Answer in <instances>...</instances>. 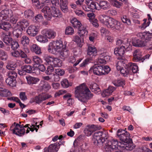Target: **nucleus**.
<instances>
[{
  "instance_id": "nucleus-33",
  "label": "nucleus",
  "mask_w": 152,
  "mask_h": 152,
  "mask_svg": "<svg viewBox=\"0 0 152 152\" xmlns=\"http://www.w3.org/2000/svg\"><path fill=\"white\" fill-rule=\"evenodd\" d=\"M59 52V56L61 59H64L67 57L69 54L68 50L66 49H63Z\"/></svg>"
},
{
  "instance_id": "nucleus-16",
  "label": "nucleus",
  "mask_w": 152,
  "mask_h": 152,
  "mask_svg": "<svg viewBox=\"0 0 152 152\" xmlns=\"http://www.w3.org/2000/svg\"><path fill=\"white\" fill-rule=\"evenodd\" d=\"M51 10L48 6L45 7L41 10L42 12L44 14L45 18L48 20H50L51 19Z\"/></svg>"
},
{
  "instance_id": "nucleus-49",
  "label": "nucleus",
  "mask_w": 152,
  "mask_h": 152,
  "mask_svg": "<svg viewBox=\"0 0 152 152\" xmlns=\"http://www.w3.org/2000/svg\"><path fill=\"white\" fill-rule=\"evenodd\" d=\"M7 74L8 77L15 79H16L17 76V72L13 70L9 71L7 72Z\"/></svg>"
},
{
  "instance_id": "nucleus-40",
  "label": "nucleus",
  "mask_w": 152,
  "mask_h": 152,
  "mask_svg": "<svg viewBox=\"0 0 152 152\" xmlns=\"http://www.w3.org/2000/svg\"><path fill=\"white\" fill-rule=\"evenodd\" d=\"M113 83L115 86L123 87L125 84V81L124 80H119L113 81Z\"/></svg>"
},
{
  "instance_id": "nucleus-26",
  "label": "nucleus",
  "mask_w": 152,
  "mask_h": 152,
  "mask_svg": "<svg viewBox=\"0 0 152 152\" xmlns=\"http://www.w3.org/2000/svg\"><path fill=\"white\" fill-rule=\"evenodd\" d=\"M33 67L29 65H26L22 67V71L19 72V74L20 75H23V71H25L28 73H30L31 72Z\"/></svg>"
},
{
  "instance_id": "nucleus-57",
  "label": "nucleus",
  "mask_w": 152,
  "mask_h": 152,
  "mask_svg": "<svg viewBox=\"0 0 152 152\" xmlns=\"http://www.w3.org/2000/svg\"><path fill=\"white\" fill-rule=\"evenodd\" d=\"M43 19V17L42 15H41L39 14L35 16L33 20L35 22H40L42 21Z\"/></svg>"
},
{
  "instance_id": "nucleus-64",
  "label": "nucleus",
  "mask_w": 152,
  "mask_h": 152,
  "mask_svg": "<svg viewBox=\"0 0 152 152\" xmlns=\"http://www.w3.org/2000/svg\"><path fill=\"white\" fill-rule=\"evenodd\" d=\"M32 3L38 9L42 8V4H40L39 0H31Z\"/></svg>"
},
{
  "instance_id": "nucleus-37",
  "label": "nucleus",
  "mask_w": 152,
  "mask_h": 152,
  "mask_svg": "<svg viewBox=\"0 0 152 152\" xmlns=\"http://www.w3.org/2000/svg\"><path fill=\"white\" fill-rule=\"evenodd\" d=\"M42 85L41 86L42 89L45 91H47L51 88V86L47 83H45L44 81H42L41 82Z\"/></svg>"
},
{
  "instance_id": "nucleus-34",
  "label": "nucleus",
  "mask_w": 152,
  "mask_h": 152,
  "mask_svg": "<svg viewBox=\"0 0 152 152\" xmlns=\"http://www.w3.org/2000/svg\"><path fill=\"white\" fill-rule=\"evenodd\" d=\"M126 65L125 61L123 60H120L118 61L116 65V66L117 70L120 71Z\"/></svg>"
},
{
  "instance_id": "nucleus-61",
  "label": "nucleus",
  "mask_w": 152,
  "mask_h": 152,
  "mask_svg": "<svg viewBox=\"0 0 152 152\" xmlns=\"http://www.w3.org/2000/svg\"><path fill=\"white\" fill-rule=\"evenodd\" d=\"M16 65L15 64H13L11 63V62L8 63L6 66L7 69L9 70H14L15 69Z\"/></svg>"
},
{
  "instance_id": "nucleus-20",
  "label": "nucleus",
  "mask_w": 152,
  "mask_h": 152,
  "mask_svg": "<svg viewBox=\"0 0 152 152\" xmlns=\"http://www.w3.org/2000/svg\"><path fill=\"white\" fill-rule=\"evenodd\" d=\"M51 7V16L54 17L61 18L62 17L61 13V11L58 9L56 8L55 6L53 5Z\"/></svg>"
},
{
  "instance_id": "nucleus-18",
  "label": "nucleus",
  "mask_w": 152,
  "mask_h": 152,
  "mask_svg": "<svg viewBox=\"0 0 152 152\" xmlns=\"http://www.w3.org/2000/svg\"><path fill=\"white\" fill-rule=\"evenodd\" d=\"M97 50L96 48L92 45L88 46L87 54L91 58H93L96 55Z\"/></svg>"
},
{
  "instance_id": "nucleus-45",
  "label": "nucleus",
  "mask_w": 152,
  "mask_h": 152,
  "mask_svg": "<svg viewBox=\"0 0 152 152\" xmlns=\"http://www.w3.org/2000/svg\"><path fill=\"white\" fill-rule=\"evenodd\" d=\"M24 13L25 17L27 18H30L34 15L33 12L29 9L25 11Z\"/></svg>"
},
{
  "instance_id": "nucleus-11",
  "label": "nucleus",
  "mask_w": 152,
  "mask_h": 152,
  "mask_svg": "<svg viewBox=\"0 0 152 152\" xmlns=\"http://www.w3.org/2000/svg\"><path fill=\"white\" fill-rule=\"evenodd\" d=\"M100 127L94 124L88 125L85 128L84 132L87 136H90L91 134L97 130L100 129Z\"/></svg>"
},
{
  "instance_id": "nucleus-15",
  "label": "nucleus",
  "mask_w": 152,
  "mask_h": 152,
  "mask_svg": "<svg viewBox=\"0 0 152 152\" xmlns=\"http://www.w3.org/2000/svg\"><path fill=\"white\" fill-rule=\"evenodd\" d=\"M133 59L135 62L142 61V62L145 60V58H142V53L139 49L135 50L133 53Z\"/></svg>"
},
{
  "instance_id": "nucleus-62",
  "label": "nucleus",
  "mask_w": 152,
  "mask_h": 152,
  "mask_svg": "<svg viewBox=\"0 0 152 152\" xmlns=\"http://www.w3.org/2000/svg\"><path fill=\"white\" fill-rule=\"evenodd\" d=\"M75 12L76 14L79 16L82 17L86 16V14L81 10H76Z\"/></svg>"
},
{
  "instance_id": "nucleus-22",
  "label": "nucleus",
  "mask_w": 152,
  "mask_h": 152,
  "mask_svg": "<svg viewBox=\"0 0 152 152\" xmlns=\"http://www.w3.org/2000/svg\"><path fill=\"white\" fill-rule=\"evenodd\" d=\"M60 144L58 142L54 144H50L48 147V152H56L58 151Z\"/></svg>"
},
{
  "instance_id": "nucleus-60",
  "label": "nucleus",
  "mask_w": 152,
  "mask_h": 152,
  "mask_svg": "<svg viewBox=\"0 0 152 152\" xmlns=\"http://www.w3.org/2000/svg\"><path fill=\"white\" fill-rule=\"evenodd\" d=\"M67 5V4H60L61 9L63 12L66 13L68 11Z\"/></svg>"
},
{
  "instance_id": "nucleus-1",
  "label": "nucleus",
  "mask_w": 152,
  "mask_h": 152,
  "mask_svg": "<svg viewBox=\"0 0 152 152\" xmlns=\"http://www.w3.org/2000/svg\"><path fill=\"white\" fill-rule=\"evenodd\" d=\"M93 94L84 83L76 88L75 96L81 102H85L88 99H91Z\"/></svg>"
},
{
  "instance_id": "nucleus-9",
  "label": "nucleus",
  "mask_w": 152,
  "mask_h": 152,
  "mask_svg": "<svg viewBox=\"0 0 152 152\" xmlns=\"http://www.w3.org/2000/svg\"><path fill=\"white\" fill-rule=\"evenodd\" d=\"M118 145V141L116 140L107 141L104 146L103 151L104 152H111L115 150Z\"/></svg>"
},
{
  "instance_id": "nucleus-58",
  "label": "nucleus",
  "mask_w": 152,
  "mask_h": 152,
  "mask_svg": "<svg viewBox=\"0 0 152 152\" xmlns=\"http://www.w3.org/2000/svg\"><path fill=\"white\" fill-rule=\"evenodd\" d=\"M100 31L101 35L102 36H107L109 33V31L107 30L103 27L101 28Z\"/></svg>"
},
{
  "instance_id": "nucleus-50",
  "label": "nucleus",
  "mask_w": 152,
  "mask_h": 152,
  "mask_svg": "<svg viewBox=\"0 0 152 152\" xmlns=\"http://www.w3.org/2000/svg\"><path fill=\"white\" fill-rule=\"evenodd\" d=\"M87 149V144L85 142H83L81 145L78 149L79 152H86Z\"/></svg>"
},
{
  "instance_id": "nucleus-41",
  "label": "nucleus",
  "mask_w": 152,
  "mask_h": 152,
  "mask_svg": "<svg viewBox=\"0 0 152 152\" xmlns=\"http://www.w3.org/2000/svg\"><path fill=\"white\" fill-rule=\"evenodd\" d=\"M14 28L15 29L12 32L13 35L17 38H18L20 37L22 30H21V29H20L17 27L15 28Z\"/></svg>"
},
{
  "instance_id": "nucleus-48",
  "label": "nucleus",
  "mask_w": 152,
  "mask_h": 152,
  "mask_svg": "<svg viewBox=\"0 0 152 152\" xmlns=\"http://www.w3.org/2000/svg\"><path fill=\"white\" fill-rule=\"evenodd\" d=\"M0 57L1 60L6 61L7 59L8 56L4 51L1 50L0 51Z\"/></svg>"
},
{
  "instance_id": "nucleus-14",
  "label": "nucleus",
  "mask_w": 152,
  "mask_h": 152,
  "mask_svg": "<svg viewBox=\"0 0 152 152\" xmlns=\"http://www.w3.org/2000/svg\"><path fill=\"white\" fill-rule=\"evenodd\" d=\"M39 31V27L33 25L30 26L27 30V34L31 36H35Z\"/></svg>"
},
{
  "instance_id": "nucleus-43",
  "label": "nucleus",
  "mask_w": 152,
  "mask_h": 152,
  "mask_svg": "<svg viewBox=\"0 0 152 152\" xmlns=\"http://www.w3.org/2000/svg\"><path fill=\"white\" fill-rule=\"evenodd\" d=\"M125 143V144H124V145L121 146V147L124 148V149L128 151H131L134 148V146L131 142Z\"/></svg>"
},
{
  "instance_id": "nucleus-54",
  "label": "nucleus",
  "mask_w": 152,
  "mask_h": 152,
  "mask_svg": "<svg viewBox=\"0 0 152 152\" xmlns=\"http://www.w3.org/2000/svg\"><path fill=\"white\" fill-rule=\"evenodd\" d=\"M74 30L71 26L67 27L65 31V33L66 34L72 35L74 33Z\"/></svg>"
},
{
  "instance_id": "nucleus-24",
  "label": "nucleus",
  "mask_w": 152,
  "mask_h": 152,
  "mask_svg": "<svg viewBox=\"0 0 152 152\" xmlns=\"http://www.w3.org/2000/svg\"><path fill=\"white\" fill-rule=\"evenodd\" d=\"M30 49L36 54L39 55L42 53L40 48L36 44L32 45L30 47Z\"/></svg>"
},
{
  "instance_id": "nucleus-19",
  "label": "nucleus",
  "mask_w": 152,
  "mask_h": 152,
  "mask_svg": "<svg viewBox=\"0 0 152 152\" xmlns=\"http://www.w3.org/2000/svg\"><path fill=\"white\" fill-rule=\"evenodd\" d=\"M102 66H94L91 68L90 71H93V73L97 75H102Z\"/></svg>"
},
{
  "instance_id": "nucleus-23",
  "label": "nucleus",
  "mask_w": 152,
  "mask_h": 152,
  "mask_svg": "<svg viewBox=\"0 0 152 152\" xmlns=\"http://www.w3.org/2000/svg\"><path fill=\"white\" fill-rule=\"evenodd\" d=\"M2 23H0V28L6 31H8L11 28V25L5 20L1 21Z\"/></svg>"
},
{
  "instance_id": "nucleus-42",
  "label": "nucleus",
  "mask_w": 152,
  "mask_h": 152,
  "mask_svg": "<svg viewBox=\"0 0 152 152\" xmlns=\"http://www.w3.org/2000/svg\"><path fill=\"white\" fill-rule=\"evenodd\" d=\"M6 83L9 86H13L15 85V79L8 77L6 80Z\"/></svg>"
},
{
  "instance_id": "nucleus-29",
  "label": "nucleus",
  "mask_w": 152,
  "mask_h": 152,
  "mask_svg": "<svg viewBox=\"0 0 152 152\" xmlns=\"http://www.w3.org/2000/svg\"><path fill=\"white\" fill-rule=\"evenodd\" d=\"M128 67H129L130 71H132L133 73H137L138 71V67L135 63H130L127 64Z\"/></svg>"
},
{
  "instance_id": "nucleus-44",
  "label": "nucleus",
  "mask_w": 152,
  "mask_h": 152,
  "mask_svg": "<svg viewBox=\"0 0 152 152\" xmlns=\"http://www.w3.org/2000/svg\"><path fill=\"white\" fill-rule=\"evenodd\" d=\"M36 39L39 42L42 43H45L48 41L46 37L43 35H39L36 37Z\"/></svg>"
},
{
  "instance_id": "nucleus-6",
  "label": "nucleus",
  "mask_w": 152,
  "mask_h": 152,
  "mask_svg": "<svg viewBox=\"0 0 152 152\" xmlns=\"http://www.w3.org/2000/svg\"><path fill=\"white\" fill-rule=\"evenodd\" d=\"M23 125L14 122L11 126L10 130L13 134L20 137L22 136L25 132V127Z\"/></svg>"
},
{
  "instance_id": "nucleus-31",
  "label": "nucleus",
  "mask_w": 152,
  "mask_h": 152,
  "mask_svg": "<svg viewBox=\"0 0 152 152\" xmlns=\"http://www.w3.org/2000/svg\"><path fill=\"white\" fill-rule=\"evenodd\" d=\"M56 58L53 56H47L44 57V60L49 65L53 66Z\"/></svg>"
},
{
  "instance_id": "nucleus-35",
  "label": "nucleus",
  "mask_w": 152,
  "mask_h": 152,
  "mask_svg": "<svg viewBox=\"0 0 152 152\" xmlns=\"http://www.w3.org/2000/svg\"><path fill=\"white\" fill-rule=\"evenodd\" d=\"M108 1L114 7L117 8H120L123 5L122 3L117 0H108Z\"/></svg>"
},
{
  "instance_id": "nucleus-46",
  "label": "nucleus",
  "mask_w": 152,
  "mask_h": 152,
  "mask_svg": "<svg viewBox=\"0 0 152 152\" xmlns=\"http://www.w3.org/2000/svg\"><path fill=\"white\" fill-rule=\"evenodd\" d=\"M32 61L36 64H39L42 62V59L39 57L34 56H32Z\"/></svg>"
},
{
  "instance_id": "nucleus-52",
  "label": "nucleus",
  "mask_w": 152,
  "mask_h": 152,
  "mask_svg": "<svg viewBox=\"0 0 152 152\" xmlns=\"http://www.w3.org/2000/svg\"><path fill=\"white\" fill-rule=\"evenodd\" d=\"M121 19L123 23H126L127 25H131V22L130 20L126 16H123L121 17Z\"/></svg>"
},
{
  "instance_id": "nucleus-28",
  "label": "nucleus",
  "mask_w": 152,
  "mask_h": 152,
  "mask_svg": "<svg viewBox=\"0 0 152 152\" xmlns=\"http://www.w3.org/2000/svg\"><path fill=\"white\" fill-rule=\"evenodd\" d=\"M71 22L74 28H76L78 29L82 26L80 22L75 18H73L71 19Z\"/></svg>"
},
{
  "instance_id": "nucleus-25",
  "label": "nucleus",
  "mask_w": 152,
  "mask_h": 152,
  "mask_svg": "<svg viewBox=\"0 0 152 152\" xmlns=\"http://www.w3.org/2000/svg\"><path fill=\"white\" fill-rule=\"evenodd\" d=\"M89 88L92 92L95 94H99L100 92V89L96 83L91 84L90 85Z\"/></svg>"
},
{
  "instance_id": "nucleus-2",
  "label": "nucleus",
  "mask_w": 152,
  "mask_h": 152,
  "mask_svg": "<svg viewBox=\"0 0 152 152\" xmlns=\"http://www.w3.org/2000/svg\"><path fill=\"white\" fill-rule=\"evenodd\" d=\"M99 19L102 24L108 28L113 29H119L121 28V24L119 22L104 15H99Z\"/></svg>"
},
{
  "instance_id": "nucleus-12",
  "label": "nucleus",
  "mask_w": 152,
  "mask_h": 152,
  "mask_svg": "<svg viewBox=\"0 0 152 152\" xmlns=\"http://www.w3.org/2000/svg\"><path fill=\"white\" fill-rule=\"evenodd\" d=\"M42 34L46 37L47 38L53 39L56 36V34L55 31L50 29L45 28L41 31Z\"/></svg>"
},
{
  "instance_id": "nucleus-10",
  "label": "nucleus",
  "mask_w": 152,
  "mask_h": 152,
  "mask_svg": "<svg viewBox=\"0 0 152 152\" xmlns=\"http://www.w3.org/2000/svg\"><path fill=\"white\" fill-rule=\"evenodd\" d=\"M51 97L50 95L48 94H40L38 96L35 97L34 98H31L30 101L31 103L35 102L36 103L39 104L45 100Z\"/></svg>"
},
{
  "instance_id": "nucleus-4",
  "label": "nucleus",
  "mask_w": 152,
  "mask_h": 152,
  "mask_svg": "<svg viewBox=\"0 0 152 152\" xmlns=\"http://www.w3.org/2000/svg\"><path fill=\"white\" fill-rule=\"evenodd\" d=\"M107 138L108 133L107 132L99 131L94 133L92 140L95 145H99L106 141Z\"/></svg>"
},
{
  "instance_id": "nucleus-13",
  "label": "nucleus",
  "mask_w": 152,
  "mask_h": 152,
  "mask_svg": "<svg viewBox=\"0 0 152 152\" xmlns=\"http://www.w3.org/2000/svg\"><path fill=\"white\" fill-rule=\"evenodd\" d=\"M137 36L141 39L149 40L152 37V33L148 32H140L137 34Z\"/></svg>"
},
{
  "instance_id": "nucleus-59",
  "label": "nucleus",
  "mask_w": 152,
  "mask_h": 152,
  "mask_svg": "<svg viewBox=\"0 0 152 152\" xmlns=\"http://www.w3.org/2000/svg\"><path fill=\"white\" fill-rule=\"evenodd\" d=\"M61 86L64 88H67L69 87L70 85L68 81L66 79H64L61 82Z\"/></svg>"
},
{
  "instance_id": "nucleus-30",
  "label": "nucleus",
  "mask_w": 152,
  "mask_h": 152,
  "mask_svg": "<svg viewBox=\"0 0 152 152\" xmlns=\"http://www.w3.org/2000/svg\"><path fill=\"white\" fill-rule=\"evenodd\" d=\"M98 5L101 8L104 10L108 9L110 7L109 3L106 1H100L98 4Z\"/></svg>"
},
{
  "instance_id": "nucleus-3",
  "label": "nucleus",
  "mask_w": 152,
  "mask_h": 152,
  "mask_svg": "<svg viewBox=\"0 0 152 152\" xmlns=\"http://www.w3.org/2000/svg\"><path fill=\"white\" fill-rule=\"evenodd\" d=\"M18 19V17L13 15L10 10H5L1 12L0 21L5 20L7 21L9 20L10 23L14 24L16 23Z\"/></svg>"
},
{
  "instance_id": "nucleus-17",
  "label": "nucleus",
  "mask_w": 152,
  "mask_h": 152,
  "mask_svg": "<svg viewBox=\"0 0 152 152\" xmlns=\"http://www.w3.org/2000/svg\"><path fill=\"white\" fill-rule=\"evenodd\" d=\"M29 23L28 21L26 19H23L20 20L17 23V27L23 31L28 25Z\"/></svg>"
},
{
  "instance_id": "nucleus-8",
  "label": "nucleus",
  "mask_w": 152,
  "mask_h": 152,
  "mask_svg": "<svg viewBox=\"0 0 152 152\" xmlns=\"http://www.w3.org/2000/svg\"><path fill=\"white\" fill-rule=\"evenodd\" d=\"M123 45L120 48H117L114 50V53L118 56H123L125 53V50L128 51L132 50V46L129 42L126 43H124Z\"/></svg>"
},
{
  "instance_id": "nucleus-38",
  "label": "nucleus",
  "mask_w": 152,
  "mask_h": 152,
  "mask_svg": "<svg viewBox=\"0 0 152 152\" xmlns=\"http://www.w3.org/2000/svg\"><path fill=\"white\" fill-rule=\"evenodd\" d=\"M74 41L75 42L78 46L81 47L84 44L83 40L81 39L78 36H76L74 38Z\"/></svg>"
},
{
  "instance_id": "nucleus-47",
  "label": "nucleus",
  "mask_w": 152,
  "mask_h": 152,
  "mask_svg": "<svg viewBox=\"0 0 152 152\" xmlns=\"http://www.w3.org/2000/svg\"><path fill=\"white\" fill-rule=\"evenodd\" d=\"M54 63L53 66L54 67H60L62 66V61L60 59L56 58L54 60Z\"/></svg>"
},
{
  "instance_id": "nucleus-21",
  "label": "nucleus",
  "mask_w": 152,
  "mask_h": 152,
  "mask_svg": "<svg viewBox=\"0 0 152 152\" xmlns=\"http://www.w3.org/2000/svg\"><path fill=\"white\" fill-rule=\"evenodd\" d=\"M88 32L87 27L84 25L82 26L78 29L77 33L80 37L86 36L88 34Z\"/></svg>"
},
{
  "instance_id": "nucleus-53",
  "label": "nucleus",
  "mask_w": 152,
  "mask_h": 152,
  "mask_svg": "<svg viewBox=\"0 0 152 152\" xmlns=\"http://www.w3.org/2000/svg\"><path fill=\"white\" fill-rule=\"evenodd\" d=\"M97 5H98L97 3L93 1L88 6L90 7L92 10V12H93L95 10H99L98 7L96 6Z\"/></svg>"
},
{
  "instance_id": "nucleus-63",
  "label": "nucleus",
  "mask_w": 152,
  "mask_h": 152,
  "mask_svg": "<svg viewBox=\"0 0 152 152\" xmlns=\"http://www.w3.org/2000/svg\"><path fill=\"white\" fill-rule=\"evenodd\" d=\"M55 73L59 76H62L64 74L65 72L63 70L58 68L56 69Z\"/></svg>"
},
{
  "instance_id": "nucleus-39",
  "label": "nucleus",
  "mask_w": 152,
  "mask_h": 152,
  "mask_svg": "<svg viewBox=\"0 0 152 152\" xmlns=\"http://www.w3.org/2000/svg\"><path fill=\"white\" fill-rule=\"evenodd\" d=\"M3 40L7 45H10L13 41L12 38L9 35H5L3 38Z\"/></svg>"
},
{
  "instance_id": "nucleus-32",
  "label": "nucleus",
  "mask_w": 152,
  "mask_h": 152,
  "mask_svg": "<svg viewBox=\"0 0 152 152\" xmlns=\"http://www.w3.org/2000/svg\"><path fill=\"white\" fill-rule=\"evenodd\" d=\"M132 44L133 46L138 47H142L145 45V43L143 41L140 40L139 39L133 41Z\"/></svg>"
},
{
  "instance_id": "nucleus-27",
  "label": "nucleus",
  "mask_w": 152,
  "mask_h": 152,
  "mask_svg": "<svg viewBox=\"0 0 152 152\" xmlns=\"http://www.w3.org/2000/svg\"><path fill=\"white\" fill-rule=\"evenodd\" d=\"M28 83L30 85L36 84L39 81V79L30 76L26 77Z\"/></svg>"
},
{
  "instance_id": "nucleus-55",
  "label": "nucleus",
  "mask_w": 152,
  "mask_h": 152,
  "mask_svg": "<svg viewBox=\"0 0 152 152\" xmlns=\"http://www.w3.org/2000/svg\"><path fill=\"white\" fill-rule=\"evenodd\" d=\"M11 48L13 50H15L19 47L18 42L16 41H13L10 44Z\"/></svg>"
},
{
  "instance_id": "nucleus-56",
  "label": "nucleus",
  "mask_w": 152,
  "mask_h": 152,
  "mask_svg": "<svg viewBox=\"0 0 152 152\" xmlns=\"http://www.w3.org/2000/svg\"><path fill=\"white\" fill-rule=\"evenodd\" d=\"M29 40L28 37L26 36H23L21 39V43L23 45H28L29 44Z\"/></svg>"
},
{
  "instance_id": "nucleus-51",
  "label": "nucleus",
  "mask_w": 152,
  "mask_h": 152,
  "mask_svg": "<svg viewBox=\"0 0 152 152\" xmlns=\"http://www.w3.org/2000/svg\"><path fill=\"white\" fill-rule=\"evenodd\" d=\"M102 75H105L109 73L110 70V67L107 65L102 66Z\"/></svg>"
},
{
  "instance_id": "nucleus-36",
  "label": "nucleus",
  "mask_w": 152,
  "mask_h": 152,
  "mask_svg": "<svg viewBox=\"0 0 152 152\" xmlns=\"http://www.w3.org/2000/svg\"><path fill=\"white\" fill-rule=\"evenodd\" d=\"M120 71L121 73L124 77L128 76L129 74L131 73L128 66L127 68L124 67Z\"/></svg>"
},
{
  "instance_id": "nucleus-7",
  "label": "nucleus",
  "mask_w": 152,
  "mask_h": 152,
  "mask_svg": "<svg viewBox=\"0 0 152 152\" xmlns=\"http://www.w3.org/2000/svg\"><path fill=\"white\" fill-rule=\"evenodd\" d=\"M63 43L60 40L53 41L50 43L48 46V51L53 54H56V52H59L63 47Z\"/></svg>"
},
{
  "instance_id": "nucleus-5",
  "label": "nucleus",
  "mask_w": 152,
  "mask_h": 152,
  "mask_svg": "<svg viewBox=\"0 0 152 152\" xmlns=\"http://www.w3.org/2000/svg\"><path fill=\"white\" fill-rule=\"evenodd\" d=\"M116 135L120 140L124 143L131 142L132 140L130 137V134L125 130L118 129Z\"/></svg>"
}]
</instances>
